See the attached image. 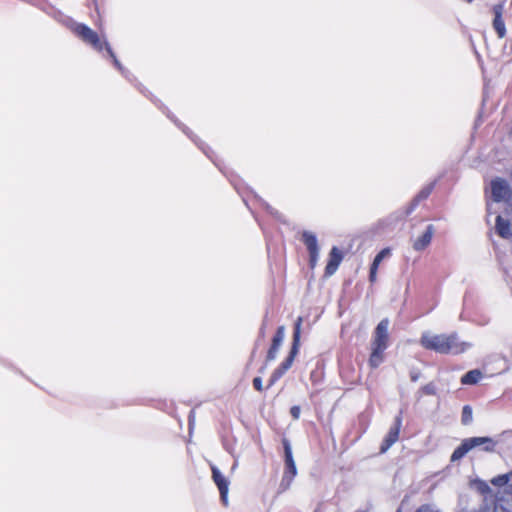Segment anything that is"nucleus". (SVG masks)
Segmentation results:
<instances>
[{
	"mask_svg": "<svg viewBox=\"0 0 512 512\" xmlns=\"http://www.w3.org/2000/svg\"><path fill=\"white\" fill-rule=\"evenodd\" d=\"M295 476L293 475H289V474H284L283 473V476H282V479H281V482H280V485H279V488L280 490L283 492V491H286L287 489H289L293 479H294Z\"/></svg>",
	"mask_w": 512,
	"mask_h": 512,
	"instance_id": "obj_20",
	"label": "nucleus"
},
{
	"mask_svg": "<svg viewBox=\"0 0 512 512\" xmlns=\"http://www.w3.org/2000/svg\"><path fill=\"white\" fill-rule=\"evenodd\" d=\"M402 424V419L400 416H397L395 418L394 425L390 428L388 434L384 438L381 447L380 452L385 453L399 438V432Z\"/></svg>",
	"mask_w": 512,
	"mask_h": 512,
	"instance_id": "obj_7",
	"label": "nucleus"
},
{
	"mask_svg": "<svg viewBox=\"0 0 512 512\" xmlns=\"http://www.w3.org/2000/svg\"><path fill=\"white\" fill-rule=\"evenodd\" d=\"M417 512H436L432 509V507H430L429 505H423L421 506Z\"/></svg>",
	"mask_w": 512,
	"mask_h": 512,
	"instance_id": "obj_31",
	"label": "nucleus"
},
{
	"mask_svg": "<svg viewBox=\"0 0 512 512\" xmlns=\"http://www.w3.org/2000/svg\"><path fill=\"white\" fill-rule=\"evenodd\" d=\"M493 27L499 38H504L506 35V27L502 18H494Z\"/></svg>",
	"mask_w": 512,
	"mask_h": 512,
	"instance_id": "obj_17",
	"label": "nucleus"
},
{
	"mask_svg": "<svg viewBox=\"0 0 512 512\" xmlns=\"http://www.w3.org/2000/svg\"><path fill=\"white\" fill-rule=\"evenodd\" d=\"M434 231V226L432 224L428 225L425 232L413 242V249L416 251H423L427 248L431 243Z\"/></svg>",
	"mask_w": 512,
	"mask_h": 512,
	"instance_id": "obj_11",
	"label": "nucleus"
},
{
	"mask_svg": "<svg viewBox=\"0 0 512 512\" xmlns=\"http://www.w3.org/2000/svg\"><path fill=\"white\" fill-rule=\"evenodd\" d=\"M472 408L468 405L463 407L461 421L464 425H468L472 422Z\"/></svg>",
	"mask_w": 512,
	"mask_h": 512,
	"instance_id": "obj_18",
	"label": "nucleus"
},
{
	"mask_svg": "<svg viewBox=\"0 0 512 512\" xmlns=\"http://www.w3.org/2000/svg\"><path fill=\"white\" fill-rule=\"evenodd\" d=\"M285 338V327L279 326L277 331L272 339V344L267 352L266 360L273 361L279 352V349Z\"/></svg>",
	"mask_w": 512,
	"mask_h": 512,
	"instance_id": "obj_9",
	"label": "nucleus"
},
{
	"mask_svg": "<svg viewBox=\"0 0 512 512\" xmlns=\"http://www.w3.org/2000/svg\"><path fill=\"white\" fill-rule=\"evenodd\" d=\"M301 324H302V318L298 317L296 322H295V325H294L293 341H292V346H291L289 355L287 356V358L279 366L285 372L292 366L293 361H294L296 355L299 352L300 335H301Z\"/></svg>",
	"mask_w": 512,
	"mask_h": 512,
	"instance_id": "obj_4",
	"label": "nucleus"
},
{
	"mask_svg": "<svg viewBox=\"0 0 512 512\" xmlns=\"http://www.w3.org/2000/svg\"><path fill=\"white\" fill-rule=\"evenodd\" d=\"M283 446H284L285 462H292V461H294L290 443L287 440H284L283 441Z\"/></svg>",
	"mask_w": 512,
	"mask_h": 512,
	"instance_id": "obj_23",
	"label": "nucleus"
},
{
	"mask_svg": "<svg viewBox=\"0 0 512 512\" xmlns=\"http://www.w3.org/2000/svg\"><path fill=\"white\" fill-rule=\"evenodd\" d=\"M377 269H378V267L374 268V266L371 265V267H370V274H369V278H370L371 282H374L375 279H376Z\"/></svg>",
	"mask_w": 512,
	"mask_h": 512,
	"instance_id": "obj_30",
	"label": "nucleus"
},
{
	"mask_svg": "<svg viewBox=\"0 0 512 512\" xmlns=\"http://www.w3.org/2000/svg\"><path fill=\"white\" fill-rule=\"evenodd\" d=\"M422 392L426 395H435L436 394V386L434 383H428L422 387Z\"/></svg>",
	"mask_w": 512,
	"mask_h": 512,
	"instance_id": "obj_26",
	"label": "nucleus"
},
{
	"mask_svg": "<svg viewBox=\"0 0 512 512\" xmlns=\"http://www.w3.org/2000/svg\"><path fill=\"white\" fill-rule=\"evenodd\" d=\"M390 255V249L389 248H384L382 249L374 258L373 262H372V265L375 267H378L380 265V263L382 262V260L389 256Z\"/></svg>",
	"mask_w": 512,
	"mask_h": 512,
	"instance_id": "obj_21",
	"label": "nucleus"
},
{
	"mask_svg": "<svg viewBox=\"0 0 512 512\" xmlns=\"http://www.w3.org/2000/svg\"><path fill=\"white\" fill-rule=\"evenodd\" d=\"M511 476H512V472L509 474L499 475V476L493 478L491 482L493 485L501 487V486L506 485L509 482V479Z\"/></svg>",
	"mask_w": 512,
	"mask_h": 512,
	"instance_id": "obj_19",
	"label": "nucleus"
},
{
	"mask_svg": "<svg viewBox=\"0 0 512 512\" xmlns=\"http://www.w3.org/2000/svg\"><path fill=\"white\" fill-rule=\"evenodd\" d=\"M496 232L502 238L512 236V226L508 221L504 220L501 215H497L496 217Z\"/></svg>",
	"mask_w": 512,
	"mask_h": 512,
	"instance_id": "obj_13",
	"label": "nucleus"
},
{
	"mask_svg": "<svg viewBox=\"0 0 512 512\" xmlns=\"http://www.w3.org/2000/svg\"><path fill=\"white\" fill-rule=\"evenodd\" d=\"M183 132L186 133L189 137H191L188 132L186 131V129L183 128Z\"/></svg>",
	"mask_w": 512,
	"mask_h": 512,
	"instance_id": "obj_34",
	"label": "nucleus"
},
{
	"mask_svg": "<svg viewBox=\"0 0 512 512\" xmlns=\"http://www.w3.org/2000/svg\"><path fill=\"white\" fill-rule=\"evenodd\" d=\"M302 241L305 244L308 252L319 250L316 235L310 231L302 233Z\"/></svg>",
	"mask_w": 512,
	"mask_h": 512,
	"instance_id": "obj_15",
	"label": "nucleus"
},
{
	"mask_svg": "<svg viewBox=\"0 0 512 512\" xmlns=\"http://www.w3.org/2000/svg\"><path fill=\"white\" fill-rule=\"evenodd\" d=\"M319 250L309 252V264L314 268L318 262Z\"/></svg>",
	"mask_w": 512,
	"mask_h": 512,
	"instance_id": "obj_25",
	"label": "nucleus"
},
{
	"mask_svg": "<svg viewBox=\"0 0 512 512\" xmlns=\"http://www.w3.org/2000/svg\"><path fill=\"white\" fill-rule=\"evenodd\" d=\"M284 374H285V371L282 370L280 367L275 369L269 379L268 387L273 386Z\"/></svg>",
	"mask_w": 512,
	"mask_h": 512,
	"instance_id": "obj_22",
	"label": "nucleus"
},
{
	"mask_svg": "<svg viewBox=\"0 0 512 512\" xmlns=\"http://www.w3.org/2000/svg\"><path fill=\"white\" fill-rule=\"evenodd\" d=\"M504 11V3H498L494 5L493 12H494V18H502V14Z\"/></svg>",
	"mask_w": 512,
	"mask_h": 512,
	"instance_id": "obj_27",
	"label": "nucleus"
},
{
	"mask_svg": "<svg viewBox=\"0 0 512 512\" xmlns=\"http://www.w3.org/2000/svg\"><path fill=\"white\" fill-rule=\"evenodd\" d=\"M212 478L214 483L217 485L220 493V499L222 503L227 506L228 505V491H229V481L226 477L220 472V470L212 465Z\"/></svg>",
	"mask_w": 512,
	"mask_h": 512,
	"instance_id": "obj_6",
	"label": "nucleus"
},
{
	"mask_svg": "<svg viewBox=\"0 0 512 512\" xmlns=\"http://www.w3.org/2000/svg\"><path fill=\"white\" fill-rule=\"evenodd\" d=\"M290 413L294 419H298L300 416V407L299 406H293L290 410Z\"/></svg>",
	"mask_w": 512,
	"mask_h": 512,
	"instance_id": "obj_29",
	"label": "nucleus"
},
{
	"mask_svg": "<svg viewBox=\"0 0 512 512\" xmlns=\"http://www.w3.org/2000/svg\"><path fill=\"white\" fill-rule=\"evenodd\" d=\"M491 192L494 201L500 202L508 198L510 187L507 181L497 178L491 182Z\"/></svg>",
	"mask_w": 512,
	"mask_h": 512,
	"instance_id": "obj_8",
	"label": "nucleus"
},
{
	"mask_svg": "<svg viewBox=\"0 0 512 512\" xmlns=\"http://www.w3.org/2000/svg\"><path fill=\"white\" fill-rule=\"evenodd\" d=\"M434 188V184L431 183L429 185H427L426 187H424L416 196L415 198L413 199V201L411 202L409 208L407 209V214H410L416 207L417 205L419 204V202L427 199L429 197V195L431 194L432 190Z\"/></svg>",
	"mask_w": 512,
	"mask_h": 512,
	"instance_id": "obj_12",
	"label": "nucleus"
},
{
	"mask_svg": "<svg viewBox=\"0 0 512 512\" xmlns=\"http://www.w3.org/2000/svg\"><path fill=\"white\" fill-rule=\"evenodd\" d=\"M253 386H254V388L257 391H262L263 390L262 378L261 377H255L253 379Z\"/></svg>",
	"mask_w": 512,
	"mask_h": 512,
	"instance_id": "obj_28",
	"label": "nucleus"
},
{
	"mask_svg": "<svg viewBox=\"0 0 512 512\" xmlns=\"http://www.w3.org/2000/svg\"><path fill=\"white\" fill-rule=\"evenodd\" d=\"M483 377V374L478 369H473L465 373L461 378L463 385H474L477 384Z\"/></svg>",
	"mask_w": 512,
	"mask_h": 512,
	"instance_id": "obj_14",
	"label": "nucleus"
},
{
	"mask_svg": "<svg viewBox=\"0 0 512 512\" xmlns=\"http://www.w3.org/2000/svg\"><path fill=\"white\" fill-rule=\"evenodd\" d=\"M384 351L385 350L372 348V352L369 358V364L372 368H377L383 362Z\"/></svg>",
	"mask_w": 512,
	"mask_h": 512,
	"instance_id": "obj_16",
	"label": "nucleus"
},
{
	"mask_svg": "<svg viewBox=\"0 0 512 512\" xmlns=\"http://www.w3.org/2000/svg\"><path fill=\"white\" fill-rule=\"evenodd\" d=\"M410 376H411V380L413 382H416L418 380V378H419V375L417 373H411Z\"/></svg>",
	"mask_w": 512,
	"mask_h": 512,
	"instance_id": "obj_33",
	"label": "nucleus"
},
{
	"mask_svg": "<svg viewBox=\"0 0 512 512\" xmlns=\"http://www.w3.org/2000/svg\"><path fill=\"white\" fill-rule=\"evenodd\" d=\"M71 29L83 42L91 45L95 50L102 51V49L105 48L108 55L112 58L115 67L121 72L122 75L127 77V71L119 62L107 41H101L98 34L85 24L74 23Z\"/></svg>",
	"mask_w": 512,
	"mask_h": 512,
	"instance_id": "obj_2",
	"label": "nucleus"
},
{
	"mask_svg": "<svg viewBox=\"0 0 512 512\" xmlns=\"http://www.w3.org/2000/svg\"><path fill=\"white\" fill-rule=\"evenodd\" d=\"M284 474H289V475L296 476V474H297V468H296L295 461H292V462H285V471H284Z\"/></svg>",
	"mask_w": 512,
	"mask_h": 512,
	"instance_id": "obj_24",
	"label": "nucleus"
},
{
	"mask_svg": "<svg viewBox=\"0 0 512 512\" xmlns=\"http://www.w3.org/2000/svg\"><path fill=\"white\" fill-rule=\"evenodd\" d=\"M388 328H389V320L387 318L382 319L375 328L373 340H372V348L378 350H386L388 347Z\"/></svg>",
	"mask_w": 512,
	"mask_h": 512,
	"instance_id": "obj_5",
	"label": "nucleus"
},
{
	"mask_svg": "<svg viewBox=\"0 0 512 512\" xmlns=\"http://www.w3.org/2000/svg\"><path fill=\"white\" fill-rule=\"evenodd\" d=\"M266 206V209L273 215H277L278 212L277 211H274V209L272 207H270L268 204H265Z\"/></svg>",
	"mask_w": 512,
	"mask_h": 512,
	"instance_id": "obj_32",
	"label": "nucleus"
},
{
	"mask_svg": "<svg viewBox=\"0 0 512 512\" xmlns=\"http://www.w3.org/2000/svg\"><path fill=\"white\" fill-rule=\"evenodd\" d=\"M420 344L425 349L435 351L436 353L453 355L463 353L471 347L470 343L460 341L456 333L433 334L424 332L421 336Z\"/></svg>",
	"mask_w": 512,
	"mask_h": 512,
	"instance_id": "obj_1",
	"label": "nucleus"
},
{
	"mask_svg": "<svg viewBox=\"0 0 512 512\" xmlns=\"http://www.w3.org/2000/svg\"><path fill=\"white\" fill-rule=\"evenodd\" d=\"M342 259V252L334 246L330 251L329 260L325 268V275L327 277L332 276L337 271Z\"/></svg>",
	"mask_w": 512,
	"mask_h": 512,
	"instance_id": "obj_10",
	"label": "nucleus"
},
{
	"mask_svg": "<svg viewBox=\"0 0 512 512\" xmlns=\"http://www.w3.org/2000/svg\"><path fill=\"white\" fill-rule=\"evenodd\" d=\"M397 512H401V510H400V509H398V510H397Z\"/></svg>",
	"mask_w": 512,
	"mask_h": 512,
	"instance_id": "obj_35",
	"label": "nucleus"
},
{
	"mask_svg": "<svg viewBox=\"0 0 512 512\" xmlns=\"http://www.w3.org/2000/svg\"><path fill=\"white\" fill-rule=\"evenodd\" d=\"M496 442L490 437H471L464 439L451 455V462L462 459L470 450L475 447L483 446V450L491 452L494 450Z\"/></svg>",
	"mask_w": 512,
	"mask_h": 512,
	"instance_id": "obj_3",
	"label": "nucleus"
}]
</instances>
